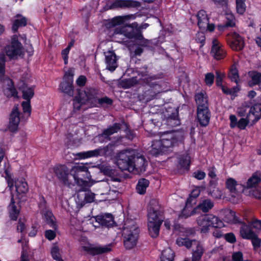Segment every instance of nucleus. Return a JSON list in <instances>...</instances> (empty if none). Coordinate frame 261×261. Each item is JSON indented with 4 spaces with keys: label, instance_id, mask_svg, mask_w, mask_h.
<instances>
[{
    "label": "nucleus",
    "instance_id": "nucleus-49",
    "mask_svg": "<svg viewBox=\"0 0 261 261\" xmlns=\"http://www.w3.org/2000/svg\"><path fill=\"white\" fill-rule=\"evenodd\" d=\"M102 155L103 156H112L114 153L115 146L112 143H109L105 147H100Z\"/></svg>",
    "mask_w": 261,
    "mask_h": 261
},
{
    "label": "nucleus",
    "instance_id": "nucleus-36",
    "mask_svg": "<svg viewBox=\"0 0 261 261\" xmlns=\"http://www.w3.org/2000/svg\"><path fill=\"white\" fill-rule=\"evenodd\" d=\"M121 129L119 123H114L112 126L102 131L101 136L105 138H109L111 135L117 133Z\"/></svg>",
    "mask_w": 261,
    "mask_h": 261
},
{
    "label": "nucleus",
    "instance_id": "nucleus-12",
    "mask_svg": "<svg viewBox=\"0 0 261 261\" xmlns=\"http://www.w3.org/2000/svg\"><path fill=\"white\" fill-rule=\"evenodd\" d=\"M160 140L162 142V147L165 149L166 153L170 151V148L178 145L179 141L178 137L173 133H167Z\"/></svg>",
    "mask_w": 261,
    "mask_h": 261
},
{
    "label": "nucleus",
    "instance_id": "nucleus-29",
    "mask_svg": "<svg viewBox=\"0 0 261 261\" xmlns=\"http://www.w3.org/2000/svg\"><path fill=\"white\" fill-rule=\"evenodd\" d=\"M43 218L44 219L46 223L48 224L55 230H57L58 228L57 222L55 220V218L51 211L46 210L44 213Z\"/></svg>",
    "mask_w": 261,
    "mask_h": 261
},
{
    "label": "nucleus",
    "instance_id": "nucleus-15",
    "mask_svg": "<svg viewBox=\"0 0 261 261\" xmlns=\"http://www.w3.org/2000/svg\"><path fill=\"white\" fill-rule=\"evenodd\" d=\"M20 113L17 106H15L10 114L8 129L12 133L16 132L18 128L20 122Z\"/></svg>",
    "mask_w": 261,
    "mask_h": 261
},
{
    "label": "nucleus",
    "instance_id": "nucleus-35",
    "mask_svg": "<svg viewBox=\"0 0 261 261\" xmlns=\"http://www.w3.org/2000/svg\"><path fill=\"white\" fill-rule=\"evenodd\" d=\"M15 187L17 194H26L29 190V187L27 181L22 179L15 181Z\"/></svg>",
    "mask_w": 261,
    "mask_h": 261
},
{
    "label": "nucleus",
    "instance_id": "nucleus-54",
    "mask_svg": "<svg viewBox=\"0 0 261 261\" xmlns=\"http://www.w3.org/2000/svg\"><path fill=\"white\" fill-rule=\"evenodd\" d=\"M254 250H257L261 246V239L258 237V234L256 233L255 234L250 240Z\"/></svg>",
    "mask_w": 261,
    "mask_h": 261
},
{
    "label": "nucleus",
    "instance_id": "nucleus-26",
    "mask_svg": "<svg viewBox=\"0 0 261 261\" xmlns=\"http://www.w3.org/2000/svg\"><path fill=\"white\" fill-rule=\"evenodd\" d=\"M250 80L248 81V85L250 87L261 85V72L256 70H252L248 72Z\"/></svg>",
    "mask_w": 261,
    "mask_h": 261
},
{
    "label": "nucleus",
    "instance_id": "nucleus-47",
    "mask_svg": "<svg viewBox=\"0 0 261 261\" xmlns=\"http://www.w3.org/2000/svg\"><path fill=\"white\" fill-rule=\"evenodd\" d=\"M71 172L82 173L85 174L86 177H91L90 173L88 170V167L84 164H77L74 166L70 170Z\"/></svg>",
    "mask_w": 261,
    "mask_h": 261
},
{
    "label": "nucleus",
    "instance_id": "nucleus-31",
    "mask_svg": "<svg viewBox=\"0 0 261 261\" xmlns=\"http://www.w3.org/2000/svg\"><path fill=\"white\" fill-rule=\"evenodd\" d=\"M8 87L6 88L4 90V94L7 97H17L18 92L15 87L14 82L12 80L9 79V83L7 84Z\"/></svg>",
    "mask_w": 261,
    "mask_h": 261
},
{
    "label": "nucleus",
    "instance_id": "nucleus-4",
    "mask_svg": "<svg viewBox=\"0 0 261 261\" xmlns=\"http://www.w3.org/2000/svg\"><path fill=\"white\" fill-rule=\"evenodd\" d=\"M98 90L95 88L87 89L86 90L77 89V94L73 99V107L75 111L81 109L83 105L89 102L97 103Z\"/></svg>",
    "mask_w": 261,
    "mask_h": 261
},
{
    "label": "nucleus",
    "instance_id": "nucleus-62",
    "mask_svg": "<svg viewBox=\"0 0 261 261\" xmlns=\"http://www.w3.org/2000/svg\"><path fill=\"white\" fill-rule=\"evenodd\" d=\"M113 100L111 98L106 96L103 97L97 98V103H98L100 105L103 104H107V105H112L113 104Z\"/></svg>",
    "mask_w": 261,
    "mask_h": 261
},
{
    "label": "nucleus",
    "instance_id": "nucleus-51",
    "mask_svg": "<svg viewBox=\"0 0 261 261\" xmlns=\"http://www.w3.org/2000/svg\"><path fill=\"white\" fill-rule=\"evenodd\" d=\"M200 194V190L199 188H197L193 189L191 193L189 194V197L187 199V204H192L193 200L197 198Z\"/></svg>",
    "mask_w": 261,
    "mask_h": 261
},
{
    "label": "nucleus",
    "instance_id": "nucleus-19",
    "mask_svg": "<svg viewBox=\"0 0 261 261\" xmlns=\"http://www.w3.org/2000/svg\"><path fill=\"white\" fill-rule=\"evenodd\" d=\"M197 109L207 108L208 107V96L204 91L197 93L195 95Z\"/></svg>",
    "mask_w": 261,
    "mask_h": 261
},
{
    "label": "nucleus",
    "instance_id": "nucleus-1",
    "mask_svg": "<svg viewBox=\"0 0 261 261\" xmlns=\"http://www.w3.org/2000/svg\"><path fill=\"white\" fill-rule=\"evenodd\" d=\"M117 165L121 171L138 173L146 170L148 163L145 156L136 150L125 149L117 154Z\"/></svg>",
    "mask_w": 261,
    "mask_h": 261
},
{
    "label": "nucleus",
    "instance_id": "nucleus-2",
    "mask_svg": "<svg viewBox=\"0 0 261 261\" xmlns=\"http://www.w3.org/2000/svg\"><path fill=\"white\" fill-rule=\"evenodd\" d=\"M159 202L154 199L150 200L148 208V229L150 236L156 238L159 234L163 219Z\"/></svg>",
    "mask_w": 261,
    "mask_h": 261
},
{
    "label": "nucleus",
    "instance_id": "nucleus-46",
    "mask_svg": "<svg viewBox=\"0 0 261 261\" xmlns=\"http://www.w3.org/2000/svg\"><path fill=\"white\" fill-rule=\"evenodd\" d=\"M142 80L140 79V81H138L136 76L125 79L122 82V86L125 89L130 88L138 84H141L140 82Z\"/></svg>",
    "mask_w": 261,
    "mask_h": 261
},
{
    "label": "nucleus",
    "instance_id": "nucleus-23",
    "mask_svg": "<svg viewBox=\"0 0 261 261\" xmlns=\"http://www.w3.org/2000/svg\"><path fill=\"white\" fill-rule=\"evenodd\" d=\"M126 16H118L114 17L111 19L107 20L104 24L108 29L114 28L117 25L123 24L126 19Z\"/></svg>",
    "mask_w": 261,
    "mask_h": 261
},
{
    "label": "nucleus",
    "instance_id": "nucleus-11",
    "mask_svg": "<svg viewBox=\"0 0 261 261\" xmlns=\"http://www.w3.org/2000/svg\"><path fill=\"white\" fill-rule=\"evenodd\" d=\"M231 213L233 214V222L234 223L242 224L240 227V236L243 239L250 240L256 233L253 231L249 224H247L245 222H242L239 217L235 215V212L231 211Z\"/></svg>",
    "mask_w": 261,
    "mask_h": 261
},
{
    "label": "nucleus",
    "instance_id": "nucleus-41",
    "mask_svg": "<svg viewBox=\"0 0 261 261\" xmlns=\"http://www.w3.org/2000/svg\"><path fill=\"white\" fill-rule=\"evenodd\" d=\"M111 250V248L109 246L92 247L89 249L90 253L92 255L108 253Z\"/></svg>",
    "mask_w": 261,
    "mask_h": 261
},
{
    "label": "nucleus",
    "instance_id": "nucleus-25",
    "mask_svg": "<svg viewBox=\"0 0 261 261\" xmlns=\"http://www.w3.org/2000/svg\"><path fill=\"white\" fill-rule=\"evenodd\" d=\"M178 167L181 169L188 171L191 164L190 156L187 153L179 155L177 156Z\"/></svg>",
    "mask_w": 261,
    "mask_h": 261
},
{
    "label": "nucleus",
    "instance_id": "nucleus-34",
    "mask_svg": "<svg viewBox=\"0 0 261 261\" xmlns=\"http://www.w3.org/2000/svg\"><path fill=\"white\" fill-rule=\"evenodd\" d=\"M194 243L196 246V249L192 253V260L199 261L204 253V248L199 241H194Z\"/></svg>",
    "mask_w": 261,
    "mask_h": 261
},
{
    "label": "nucleus",
    "instance_id": "nucleus-39",
    "mask_svg": "<svg viewBox=\"0 0 261 261\" xmlns=\"http://www.w3.org/2000/svg\"><path fill=\"white\" fill-rule=\"evenodd\" d=\"M214 206L213 202L210 199L202 200L195 208H197V211L200 210L203 213H207Z\"/></svg>",
    "mask_w": 261,
    "mask_h": 261
},
{
    "label": "nucleus",
    "instance_id": "nucleus-28",
    "mask_svg": "<svg viewBox=\"0 0 261 261\" xmlns=\"http://www.w3.org/2000/svg\"><path fill=\"white\" fill-rule=\"evenodd\" d=\"M102 171L103 173L110 178V180L113 181L120 182L121 177L116 170L112 169L110 167H104Z\"/></svg>",
    "mask_w": 261,
    "mask_h": 261
},
{
    "label": "nucleus",
    "instance_id": "nucleus-38",
    "mask_svg": "<svg viewBox=\"0 0 261 261\" xmlns=\"http://www.w3.org/2000/svg\"><path fill=\"white\" fill-rule=\"evenodd\" d=\"M189 205L186 203L185 207L182 209L180 214L178 216L179 219H187L191 216L194 215L197 213V208L194 207L191 210V206Z\"/></svg>",
    "mask_w": 261,
    "mask_h": 261
},
{
    "label": "nucleus",
    "instance_id": "nucleus-45",
    "mask_svg": "<svg viewBox=\"0 0 261 261\" xmlns=\"http://www.w3.org/2000/svg\"><path fill=\"white\" fill-rule=\"evenodd\" d=\"M194 241H197L195 240H190L188 238H178L176 239V243L179 246H185L187 248H190L192 246L194 245Z\"/></svg>",
    "mask_w": 261,
    "mask_h": 261
},
{
    "label": "nucleus",
    "instance_id": "nucleus-55",
    "mask_svg": "<svg viewBox=\"0 0 261 261\" xmlns=\"http://www.w3.org/2000/svg\"><path fill=\"white\" fill-rule=\"evenodd\" d=\"M225 75L224 73L219 70L216 71V85L217 87H220L223 85V79Z\"/></svg>",
    "mask_w": 261,
    "mask_h": 261
},
{
    "label": "nucleus",
    "instance_id": "nucleus-57",
    "mask_svg": "<svg viewBox=\"0 0 261 261\" xmlns=\"http://www.w3.org/2000/svg\"><path fill=\"white\" fill-rule=\"evenodd\" d=\"M26 229V225L25 222L22 221L21 218L18 219L17 223L16 230L18 232H20L22 236H24V230Z\"/></svg>",
    "mask_w": 261,
    "mask_h": 261
},
{
    "label": "nucleus",
    "instance_id": "nucleus-50",
    "mask_svg": "<svg viewBox=\"0 0 261 261\" xmlns=\"http://www.w3.org/2000/svg\"><path fill=\"white\" fill-rule=\"evenodd\" d=\"M246 0H236V11L240 15H243L246 10Z\"/></svg>",
    "mask_w": 261,
    "mask_h": 261
},
{
    "label": "nucleus",
    "instance_id": "nucleus-52",
    "mask_svg": "<svg viewBox=\"0 0 261 261\" xmlns=\"http://www.w3.org/2000/svg\"><path fill=\"white\" fill-rule=\"evenodd\" d=\"M249 116V115H247L246 118H242L238 121L237 126L239 129L243 130L246 128L250 121Z\"/></svg>",
    "mask_w": 261,
    "mask_h": 261
},
{
    "label": "nucleus",
    "instance_id": "nucleus-7",
    "mask_svg": "<svg viewBox=\"0 0 261 261\" xmlns=\"http://www.w3.org/2000/svg\"><path fill=\"white\" fill-rule=\"evenodd\" d=\"M130 223L129 225L125 222L122 233L124 246L126 249H131L136 245L140 233V229L135 221L132 220Z\"/></svg>",
    "mask_w": 261,
    "mask_h": 261
},
{
    "label": "nucleus",
    "instance_id": "nucleus-59",
    "mask_svg": "<svg viewBox=\"0 0 261 261\" xmlns=\"http://www.w3.org/2000/svg\"><path fill=\"white\" fill-rule=\"evenodd\" d=\"M23 112L24 113H28L30 116L31 114L32 108L31 105V101H23L21 103Z\"/></svg>",
    "mask_w": 261,
    "mask_h": 261
},
{
    "label": "nucleus",
    "instance_id": "nucleus-37",
    "mask_svg": "<svg viewBox=\"0 0 261 261\" xmlns=\"http://www.w3.org/2000/svg\"><path fill=\"white\" fill-rule=\"evenodd\" d=\"M149 183V181L146 178H142L139 179L136 188L137 192L140 195H144L146 193Z\"/></svg>",
    "mask_w": 261,
    "mask_h": 261
},
{
    "label": "nucleus",
    "instance_id": "nucleus-10",
    "mask_svg": "<svg viewBox=\"0 0 261 261\" xmlns=\"http://www.w3.org/2000/svg\"><path fill=\"white\" fill-rule=\"evenodd\" d=\"M73 73L68 70L64 75V80L59 86L60 89L62 92L69 96H72L73 93Z\"/></svg>",
    "mask_w": 261,
    "mask_h": 261
},
{
    "label": "nucleus",
    "instance_id": "nucleus-53",
    "mask_svg": "<svg viewBox=\"0 0 261 261\" xmlns=\"http://www.w3.org/2000/svg\"><path fill=\"white\" fill-rule=\"evenodd\" d=\"M4 173L5 174V178L8 184V187L10 189H12L15 185V181H14L11 173H10L8 169L5 170Z\"/></svg>",
    "mask_w": 261,
    "mask_h": 261
},
{
    "label": "nucleus",
    "instance_id": "nucleus-6",
    "mask_svg": "<svg viewBox=\"0 0 261 261\" xmlns=\"http://www.w3.org/2000/svg\"><path fill=\"white\" fill-rule=\"evenodd\" d=\"M155 76H148L142 79L141 81V85L144 86H147L145 88L142 94L140 96L141 100L149 102L154 99L157 95L161 91V86L159 82L155 81Z\"/></svg>",
    "mask_w": 261,
    "mask_h": 261
},
{
    "label": "nucleus",
    "instance_id": "nucleus-17",
    "mask_svg": "<svg viewBox=\"0 0 261 261\" xmlns=\"http://www.w3.org/2000/svg\"><path fill=\"white\" fill-rule=\"evenodd\" d=\"M170 111H168L166 117V124L170 127H173L180 124V120L178 117V110L175 108H170Z\"/></svg>",
    "mask_w": 261,
    "mask_h": 261
},
{
    "label": "nucleus",
    "instance_id": "nucleus-5",
    "mask_svg": "<svg viewBox=\"0 0 261 261\" xmlns=\"http://www.w3.org/2000/svg\"><path fill=\"white\" fill-rule=\"evenodd\" d=\"M196 222L201 233H208L211 227L221 228L224 226L223 222L213 214L201 215L197 218Z\"/></svg>",
    "mask_w": 261,
    "mask_h": 261
},
{
    "label": "nucleus",
    "instance_id": "nucleus-20",
    "mask_svg": "<svg viewBox=\"0 0 261 261\" xmlns=\"http://www.w3.org/2000/svg\"><path fill=\"white\" fill-rule=\"evenodd\" d=\"M113 5L116 8H137L140 6L139 2L134 0H115Z\"/></svg>",
    "mask_w": 261,
    "mask_h": 261
},
{
    "label": "nucleus",
    "instance_id": "nucleus-63",
    "mask_svg": "<svg viewBox=\"0 0 261 261\" xmlns=\"http://www.w3.org/2000/svg\"><path fill=\"white\" fill-rule=\"evenodd\" d=\"M225 240L228 243L233 244L236 242V237L232 232L226 233L224 235Z\"/></svg>",
    "mask_w": 261,
    "mask_h": 261
},
{
    "label": "nucleus",
    "instance_id": "nucleus-44",
    "mask_svg": "<svg viewBox=\"0 0 261 261\" xmlns=\"http://www.w3.org/2000/svg\"><path fill=\"white\" fill-rule=\"evenodd\" d=\"M228 76L232 82L238 84L240 81L239 74L238 70L236 65H232L231 66L228 72Z\"/></svg>",
    "mask_w": 261,
    "mask_h": 261
},
{
    "label": "nucleus",
    "instance_id": "nucleus-24",
    "mask_svg": "<svg viewBox=\"0 0 261 261\" xmlns=\"http://www.w3.org/2000/svg\"><path fill=\"white\" fill-rule=\"evenodd\" d=\"M150 154L155 157L160 155L166 154L165 149L162 145L160 140H154L152 141L151 148L149 151Z\"/></svg>",
    "mask_w": 261,
    "mask_h": 261
},
{
    "label": "nucleus",
    "instance_id": "nucleus-43",
    "mask_svg": "<svg viewBox=\"0 0 261 261\" xmlns=\"http://www.w3.org/2000/svg\"><path fill=\"white\" fill-rule=\"evenodd\" d=\"M27 25V20L25 17H22L20 19H16L13 21L12 30L14 33L18 32L20 27H24Z\"/></svg>",
    "mask_w": 261,
    "mask_h": 261
},
{
    "label": "nucleus",
    "instance_id": "nucleus-40",
    "mask_svg": "<svg viewBox=\"0 0 261 261\" xmlns=\"http://www.w3.org/2000/svg\"><path fill=\"white\" fill-rule=\"evenodd\" d=\"M261 178L256 174H253L247 181L246 185L242 186L243 190L245 188H252L256 187L257 185L260 182Z\"/></svg>",
    "mask_w": 261,
    "mask_h": 261
},
{
    "label": "nucleus",
    "instance_id": "nucleus-8",
    "mask_svg": "<svg viewBox=\"0 0 261 261\" xmlns=\"http://www.w3.org/2000/svg\"><path fill=\"white\" fill-rule=\"evenodd\" d=\"M22 48V44L18 40L17 36L15 35L11 37V43L5 47V50L6 55L10 59H13L21 55Z\"/></svg>",
    "mask_w": 261,
    "mask_h": 261
},
{
    "label": "nucleus",
    "instance_id": "nucleus-42",
    "mask_svg": "<svg viewBox=\"0 0 261 261\" xmlns=\"http://www.w3.org/2000/svg\"><path fill=\"white\" fill-rule=\"evenodd\" d=\"M175 254L174 251L170 248L164 250L160 256L161 261H173Z\"/></svg>",
    "mask_w": 261,
    "mask_h": 261
},
{
    "label": "nucleus",
    "instance_id": "nucleus-48",
    "mask_svg": "<svg viewBox=\"0 0 261 261\" xmlns=\"http://www.w3.org/2000/svg\"><path fill=\"white\" fill-rule=\"evenodd\" d=\"M225 185L226 188L229 191L230 193H236V187L239 185L237 183V181L231 177L227 178L226 180Z\"/></svg>",
    "mask_w": 261,
    "mask_h": 261
},
{
    "label": "nucleus",
    "instance_id": "nucleus-58",
    "mask_svg": "<svg viewBox=\"0 0 261 261\" xmlns=\"http://www.w3.org/2000/svg\"><path fill=\"white\" fill-rule=\"evenodd\" d=\"M51 254L53 258L57 261L62 259L61 257L59 248L58 246H54L51 250Z\"/></svg>",
    "mask_w": 261,
    "mask_h": 261
},
{
    "label": "nucleus",
    "instance_id": "nucleus-32",
    "mask_svg": "<svg viewBox=\"0 0 261 261\" xmlns=\"http://www.w3.org/2000/svg\"><path fill=\"white\" fill-rule=\"evenodd\" d=\"M249 109L247 115H249V120H252V124H254L256 123L261 118V110L257 109L252 106L251 107H248Z\"/></svg>",
    "mask_w": 261,
    "mask_h": 261
},
{
    "label": "nucleus",
    "instance_id": "nucleus-16",
    "mask_svg": "<svg viewBox=\"0 0 261 261\" xmlns=\"http://www.w3.org/2000/svg\"><path fill=\"white\" fill-rule=\"evenodd\" d=\"M211 117V113L209 108L197 109V118L201 126H207L210 123Z\"/></svg>",
    "mask_w": 261,
    "mask_h": 261
},
{
    "label": "nucleus",
    "instance_id": "nucleus-9",
    "mask_svg": "<svg viewBox=\"0 0 261 261\" xmlns=\"http://www.w3.org/2000/svg\"><path fill=\"white\" fill-rule=\"evenodd\" d=\"M53 171L60 183L65 186H70L71 183L69 180V176L70 171L66 165L57 164L54 167Z\"/></svg>",
    "mask_w": 261,
    "mask_h": 261
},
{
    "label": "nucleus",
    "instance_id": "nucleus-18",
    "mask_svg": "<svg viewBox=\"0 0 261 261\" xmlns=\"http://www.w3.org/2000/svg\"><path fill=\"white\" fill-rule=\"evenodd\" d=\"M95 221L101 226L108 228L113 227L115 224L114 218L111 214L97 215L95 217Z\"/></svg>",
    "mask_w": 261,
    "mask_h": 261
},
{
    "label": "nucleus",
    "instance_id": "nucleus-30",
    "mask_svg": "<svg viewBox=\"0 0 261 261\" xmlns=\"http://www.w3.org/2000/svg\"><path fill=\"white\" fill-rule=\"evenodd\" d=\"M20 209L17 208L15 202L12 197L9 206V215L10 220L15 221H17L20 214Z\"/></svg>",
    "mask_w": 261,
    "mask_h": 261
},
{
    "label": "nucleus",
    "instance_id": "nucleus-61",
    "mask_svg": "<svg viewBox=\"0 0 261 261\" xmlns=\"http://www.w3.org/2000/svg\"><path fill=\"white\" fill-rule=\"evenodd\" d=\"M56 230L48 229L45 231L44 236L46 239L49 241L53 240L56 237Z\"/></svg>",
    "mask_w": 261,
    "mask_h": 261
},
{
    "label": "nucleus",
    "instance_id": "nucleus-3",
    "mask_svg": "<svg viewBox=\"0 0 261 261\" xmlns=\"http://www.w3.org/2000/svg\"><path fill=\"white\" fill-rule=\"evenodd\" d=\"M137 25V23H133L132 24L115 28L114 29L113 35H123L130 39L143 41V43L141 45L143 46H148L149 41L144 38L141 28L138 27Z\"/></svg>",
    "mask_w": 261,
    "mask_h": 261
},
{
    "label": "nucleus",
    "instance_id": "nucleus-27",
    "mask_svg": "<svg viewBox=\"0 0 261 261\" xmlns=\"http://www.w3.org/2000/svg\"><path fill=\"white\" fill-rule=\"evenodd\" d=\"M197 25L199 29H203L205 25L209 22V18L207 16L206 12L204 10H199L197 14Z\"/></svg>",
    "mask_w": 261,
    "mask_h": 261
},
{
    "label": "nucleus",
    "instance_id": "nucleus-22",
    "mask_svg": "<svg viewBox=\"0 0 261 261\" xmlns=\"http://www.w3.org/2000/svg\"><path fill=\"white\" fill-rule=\"evenodd\" d=\"M19 90L22 92V98L25 100L31 101L34 95L35 87H29L24 83L19 87Z\"/></svg>",
    "mask_w": 261,
    "mask_h": 261
},
{
    "label": "nucleus",
    "instance_id": "nucleus-21",
    "mask_svg": "<svg viewBox=\"0 0 261 261\" xmlns=\"http://www.w3.org/2000/svg\"><path fill=\"white\" fill-rule=\"evenodd\" d=\"M107 69L114 71L117 67L116 55L114 51H109L105 57Z\"/></svg>",
    "mask_w": 261,
    "mask_h": 261
},
{
    "label": "nucleus",
    "instance_id": "nucleus-33",
    "mask_svg": "<svg viewBox=\"0 0 261 261\" xmlns=\"http://www.w3.org/2000/svg\"><path fill=\"white\" fill-rule=\"evenodd\" d=\"M100 147L97 149L92 150H89L86 152H79L76 155L81 159H85L91 157H98L102 156Z\"/></svg>",
    "mask_w": 261,
    "mask_h": 261
},
{
    "label": "nucleus",
    "instance_id": "nucleus-56",
    "mask_svg": "<svg viewBox=\"0 0 261 261\" xmlns=\"http://www.w3.org/2000/svg\"><path fill=\"white\" fill-rule=\"evenodd\" d=\"M215 75L212 72H208L205 74L204 83L208 87H211L214 82Z\"/></svg>",
    "mask_w": 261,
    "mask_h": 261
},
{
    "label": "nucleus",
    "instance_id": "nucleus-14",
    "mask_svg": "<svg viewBox=\"0 0 261 261\" xmlns=\"http://www.w3.org/2000/svg\"><path fill=\"white\" fill-rule=\"evenodd\" d=\"M211 54L217 60L223 59L226 56L227 53L226 50L217 39L213 40Z\"/></svg>",
    "mask_w": 261,
    "mask_h": 261
},
{
    "label": "nucleus",
    "instance_id": "nucleus-60",
    "mask_svg": "<svg viewBox=\"0 0 261 261\" xmlns=\"http://www.w3.org/2000/svg\"><path fill=\"white\" fill-rule=\"evenodd\" d=\"M252 230L255 229L256 231H259L261 230V220H254L251 222L249 223Z\"/></svg>",
    "mask_w": 261,
    "mask_h": 261
},
{
    "label": "nucleus",
    "instance_id": "nucleus-64",
    "mask_svg": "<svg viewBox=\"0 0 261 261\" xmlns=\"http://www.w3.org/2000/svg\"><path fill=\"white\" fill-rule=\"evenodd\" d=\"M196 41L201 44V46H203L205 42V36L203 32L198 33L196 36Z\"/></svg>",
    "mask_w": 261,
    "mask_h": 261
},
{
    "label": "nucleus",
    "instance_id": "nucleus-13",
    "mask_svg": "<svg viewBox=\"0 0 261 261\" xmlns=\"http://www.w3.org/2000/svg\"><path fill=\"white\" fill-rule=\"evenodd\" d=\"M227 43L232 50L236 51L242 50L245 45L243 37L237 32H233L228 36Z\"/></svg>",
    "mask_w": 261,
    "mask_h": 261
}]
</instances>
